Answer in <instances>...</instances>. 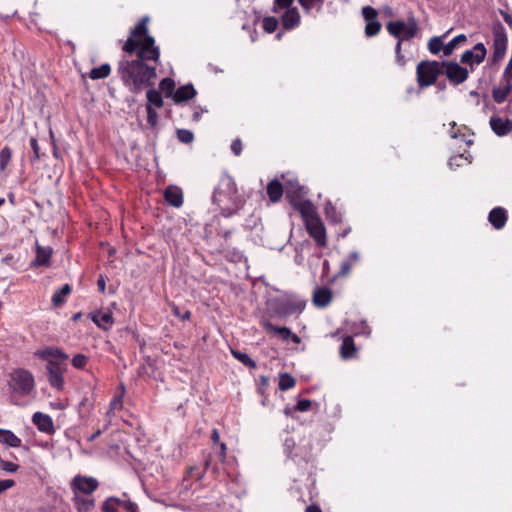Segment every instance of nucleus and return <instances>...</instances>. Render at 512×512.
Listing matches in <instances>:
<instances>
[{"instance_id": "55", "label": "nucleus", "mask_w": 512, "mask_h": 512, "mask_svg": "<svg viewBox=\"0 0 512 512\" xmlns=\"http://www.w3.org/2000/svg\"><path fill=\"white\" fill-rule=\"evenodd\" d=\"M89 405L88 403V398L84 397L81 402L79 403V407H78V410H79V414L82 415V411L83 409H85L87 406Z\"/></svg>"}, {"instance_id": "45", "label": "nucleus", "mask_w": 512, "mask_h": 512, "mask_svg": "<svg viewBox=\"0 0 512 512\" xmlns=\"http://www.w3.org/2000/svg\"><path fill=\"white\" fill-rule=\"evenodd\" d=\"M294 0H275L274 1V7L273 12L278 13V9H288L291 8Z\"/></svg>"}, {"instance_id": "20", "label": "nucleus", "mask_w": 512, "mask_h": 512, "mask_svg": "<svg viewBox=\"0 0 512 512\" xmlns=\"http://www.w3.org/2000/svg\"><path fill=\"white\" fill-rule=\"evenodd\" d=\"M196 95V90L194 89L192 84H187L184 86L179 87L172 99L175 103H181L184 101H187L189 99H192Z\"/></svg>"}, {"instance_id": "62", "label": "nucleus", "mask_w": 512, "mask_h": 512, "mask_svg": "<svg viewBox=\"0 0 512 512\" xmlns=\"http://www.w3.org/2000/svg\"><path fill=\"white\" fill-rule=\"evenodd\" d=\"M220 448H221V455L224 457L225 453H226V444L220 443Z\"/></svg>"}, {"instance_id": "58", "label": "nucleus", "mask_w": 512, "mask_h": 512, "mask_svg": "<svg viewBox=\"0 0 512 512\" xmlns=\"http://www.w3.org/2000/svg\"><path fill=\"white\" fill-rule=\"evenodd\" d=\"M305 512H322V510L317 505H310L306 508Z\"/></svg>"}, {"instance_id": "60", "label": "nucleus", "mask_w": 512, "mask_h": 512, "mask_svg": "<svg viewBox=\"0 0 512 512\" xmlns=\"http://www.w3.org/2000/svg\"><path fill=\"white\" fill-rule=\"evenodd\" d=\"M101 434V430H97L95 433H93L89 438L88 441H94L97 437H99Z\"/></svg>"}, {"instance_id": "52", "label": "nucleus", "mask_w": 512, "mask_h": 512, "mask_svg": "<svg viewBox=\"0 0 512 512\" xmlns=\"http://www.w3.org/2000/svg\"><path fill=\"white\" fill-rule=\"evenodd\" d=\"M123 508L128 512H138L137 504L130 500H126L123 502Z\"/></svg>"}, {"instance_id": "49", "label": "nucleus", "mask_w": 512, "mask_h": 512, "mask_svg": "<svg viewBox=\"0 0 512 512\" xmlns=\"http://www.w3.org/2000/svg\"><path fill=\"white\" fill-rule=\"evenodd\" d=\"M311 407V401L309 399H301L296 405V409L301 412L308 411Z\"/></svg>"}, {"instance_id": "43", "label": "nucleus", "mask_w": 512, "mask_h": 512, "mask_svg": "<svg viewBox=\"0 0 512 512\" xmlns=\"http://www.w3.org/2000/svg\"><path fill=\"white\" fill-rule=\"evenodd\" d=\"M123 407V400L122 396H115L109 405V410L107 411V415L109 416L112 414L115 410H120Z\"/></svg>"}, {"instance_id": "48", "label": "nucleus", "mask_w": 512, "mask_h": 512, "mask_svg": "<svg viewBox=\"0 0 512 512\" xmlns=\"http://www.w3.org/2000/svg\"><path fill=\"white\" fill-rule=\"evenodd\" d=\"M353 264L350 260H344L341 263V268L339 274L342 276H346L350 273V270L352 268Z\"/></svg>"}, {"instance_id": "25", "label": "nucleus", "mask_w": 512, "mask_h": 512, "mask_svg": "<svg viewBox=\"0 0 512 512\" xmlns=\"http://www.w3.org/2000/svg\"><path fill=\"white\" fill-rule=\"evenodd\" d=\"M267 194L272 202H278L283 195L282 183L277 179L270 181L267 185Z\"/></svg>"}, {"instance_id": "19", "label": "nucleus", "mask_w": 512, "mask_h": 512, "mask_svg": "<svg viewBox=\"0 0 512 512\" xmlns=\"http://www.w3.org/2000/svg\"><path fill=\"white\" fill-rule=\"evenodd\" d=\"M332 300V292L327 287H318L313 293V302L317 307H326Z\"/></svg>"}, {"instance_id": "3", "label": "nucleus", "mask_w": 512, "mask_h": 512, "mask_svg": "<svg viewBox=\"0 0 512 512\" xmlns=\"http://www.w3.org/2000/svg\"><path fill=\"white\" fill-rule=\"evenodd\" d=\"M213 202L221 207L225 217H230L242 207L243 200L233 178L230 176L221 178L219 186L214 190Z\"/></svg>"}, {"instance_id": "56", "label": "nucleus", "mask_w": 512, "mask_h": 512, "mask_svg": "<svg viewBox=\"0 0 512 512\" xmlns=\"http://www.w3.org/2000/svg\"><path fill=\"white\" fill-rule=\"evenodd\" d=\"M347 260H350L354 265L359 260V255L357 252H352L349 254Z\"/></svg>"}, {"instance_id": "44", "label": "nucleus", "mask_w": 512, "mask_h": 512, "mask_svg": "<svg viewBox=\"0 0 512 512\" xmlns=\"http://www.w3.org/2000/svg\"><path fill=\"white\" fill-rule=\"evenodd\" d=\"M0 468L7 473H15L19 469V465L0 458Z\"/></svg>"}, {"instance_id": "4", "label": "nucleus", "mask_w": 512, "mask_h": 512, "mask_svg": "<svg viewBox=\"0 0 512 512\" xmlns=\"http://www.w3.org/2000/svg\"><path fill=\"white\" fill-rule=\"evenodd\" d=\"M417 81L420 87L434 84L443 73V61H421L417 65Z\"/></svg>"}, {"instance_id": "2", "label": "nucleus", "mask_w": 512, "mask_h": 512, "mask_svg": "<svg viewBox=\"0 0 512 512\" xmlns=\"http://www.w3.org/2000/svg\"><path fill=\"white\" fill-rule=\"evenodd\" d=\"M35 355L46 361L45 369L50 386L56 391L65 387L64 373L67 371L68 355L58 348L47 347L38 350Z\"/></svg>"}, {"instance_id": "24", "label": "nucleus", "mask_w": 512, "mask_h": 512, "mask_svg": "<svg viewBox=\"0 0 512 512\" xmlns=\"http://www.w3.org/2000/svg\"><path fill=\"white\" fill-rule=\"evenodd\" d=\"M0 443L11 448H18L22 442L11 430L0 428Z\"/></svg>"}, {"instance_id": "54", "label": "nucleus", "mask_w": 512, "mask_h": 512, "mask_svg": "<svg viewBox=\"0 0 512 512\" xmlns=\"http://www.w3.org/2000/svg\"><path fill=\"white\" fill-rule=\"evenodd\" d=\"M97 286H98V289L100 292L104 293L105 292V288H106V282H105V279H104V276L103 275H100L98 281H97Z\"/></svg>"}, {"instance_id": "53", "label": "nucleus", "mask_w": 512, "mask_h": 512, "mask_svg": "<svg viewBox=\"0 0 512 512\" xmlns=\"http://www.w3.org/2000/svg\"><path fill=\"white\" fill-rule=\"evenodd\" d=\"M50 407L56 410H64L68 407V401L50 402Z\"/></svg>"}, {"instance_id": "47", "label": "nucleus", "mask_w": 512, "mask_h": 512, "mask_svg": "<svg viewBox=\"0 0 512 512\" xmlns=\"http://www.w3.org/2000/svg\"><path fill=\"white\" fill-rule=\"evenodd\" d=\"M149 17H144L140 20V22L133 28L131 32H147Z\"/></svg>"}, {"instance_id": "30", "label": "nucleus", "mask_w": 512, "mask_h": 512, "mask_svg": "<svg viewBox=\"0 0 512 512\" xmlns=\"http://www.w3.org/2000/svg\"><path fill=\"white\" fill-rule=\"evenodd\" d=\"M71 293V287L69 284L63 285L52 297V304L55 307H59L64 304L65 298Z\"/></svg>"}, {"instance_id": "41", "label": "nucleus", "mask_w": 512, "mask_h": 512, "mask_svg": "<svg viewBox=\"0 0 512 512\" xmlns=\"http://www.w3.org/2000/svg\"><path fill=\"white\" fill-rule=\"evenodd\" d=\"M88 358L84 354H77L72 358V365L76 369H83L87 364Z\"/></svg>"}, {"instance_id": "6", "label": "nucleus", "mask_w": 512, "mask_h": 512, "mask_svg": "<svg viewBox=\"0 0 512 512\" xmlns=\"http://www.w3.org/2000/svg\"><path fill=\"white\" fill-rule=\"evenodd\" d=\"M443 72L453 85H459L465 82L469 75L468 70L456 62L443 61Z\"/></svg>"}, {"instance_id": "22", "label": "nucleus", "mask_w": 512, "mask_h": 512, "mask_svg": "<svg viewBox=\"0 0 512 512\" xmlns=\"http://www.w3.org/2000/svg\"><path fill=\"white\" fill-rule=\"evenodd\" d=\"M91 319L99 328L104 330H107L113 324V317L111 312H94L91 316Z\"/></svg>"}, {"instance_id": "14", "label": "nucleus", "mask_w": 512, "mask_h": 512, "mask_svg": "<svg viewBox=\"0 0 512 512\" xmlns=\"http://www.w3.org/2000/svg\"><path fill=\"white\" fill-rule=\"evenodd\" d=\"M418 29L416 20L411 17L407 22L398 20L387 24L388 32H416Z\"/></svg>"}, {"instance_id": "28", "label": "nucleus", "mask_w": 512, "mask_h": 512, "mask_svg": "<svg viewBox=\"0 0 512 512\" xmlns=\"http://www.w3.org/2000/svg\"><path fill=\"white\" fill-rule=\"evenodd\" d=\"M448 34H442L441 36L432 37L428 42V49L432 54L444 53V42L443 38Z\"/></svg>"}, {"instance_id": "37", "label": "nucleus", "mask_w": 512, "mask_h": 512, "mask_svg": "<svg viewBox=\"0 0 512 512\" xmlns=\"http://www.w3.org/2000/svg\"><path fill=\"white\" fill-rule=\"evenodd\" d=\"M509 93H510V87L507 86L504 88L493 89L492 95H493L494 101L500 104L506 100Z\"/></svg>"}, {"instance_id": "13", "label": "nucleus", "mask_w": 512, "mask_h": 512, "mask_svg": "<svg viewBox=\"0 0 512 512\" xmlns=\"http://www.w3.org/2000/svg\"><path fill=\"white\" fill-rule=\"evenodd\" d=\"M489 123L492 131L499 137L508 135L512 130V121L507 118L492 116Z\"/></svg>"}, {"instance_id": "42", "label": "nucleus", "mask_w": 512, "mask_h": 512, "mask_svg": "<svg viewBox=\"0 0 512 512\" xmlns=\"http://www.w3.org/2000/svg\"><path fill=\"white\" fill-rule=\"evenodd\" d=\"M146 111L147 122L150 124V126L155 127L158 121V114L156 110L153 107H150V105H146Z\"/></svg>"}, {"instance_id": "39", "label": "nucleus", "mask_w": 512, "mask_h": 512, "mask_svg": "<svg viewBox=\"0 0 512 512\" xmlns=\"http://www.w3.org/2000/svg\"><path fill=\"white\" fill-rule=\"evenodd\" d=\"M262 27L266 32H274L278 27V20L275 17H265Z\"/></svg>"}, {"instance_id": "12", "label": "nucleus", "mask_w": 512, "mask_h": 512, "mask_svg": "<svg viewBox=\"0 0 512 512\" xmlns=\"http://www.w3.org/2000/svg\"><path fill=\"white\" fill-rule=\"evenodd\" d=\"M362 14L366 21L365 32H379L381 29V24L377 20V10L371 6H365L362 9Z\"/></svg>"}, {"instance_id": "23", "label": "nucleus", "mask_w": 512, "mask_h": 512, "mask_svg": "<svg viewBox=\"0 0 512 512\" xmlns=\"http://www.w3.org/2000/svg\"><path fill=\"white\" fill-rule=\"evenodd\" d=\"M357 349L351 336H346L340 346V356L344 360H349L355 357Z\"/></svg>"}, {"instance_id": "50", "label": "nucleus", "mask_w": 512, "mask_h": 512, "mask_svg": "<svg viewBox=\"0 0 512 512\" xmlns=\"http://www.w3.org/2000/svg\"><path fill=\"white\" fill-rule=\"evenodd\" d=\"M15 485V481L12 479H4L0 480V495L5 492L7 489L13 487Z\"/></svg>"}, {"instance_id": "5", "label": "nucleus", "mask_w": 512, "mask_h": 512, "mask_svg": "<svg viewBox=\"0 0 512 512\" xmlns=\"http://www.w3.org/2000/svg\"><path fill=\"white\" fill-rule=\"evenodd\" d=\"M9 386L13 395H27L32 391V374L25 369H15L10 374Z\"/></svg>"}, {"instance_id": "10", "label": "nucleus", "mask_w": 512, "mask_h": 512, "mask_svg": "<svg viewBox=\"0 0 512 512\" xmlns=\"http://www.w3.org/2000/svg\"><path fill=\"white\" fill-rule=\"evenodd\" d=\"M262 326L266 332L277 335L285 341L291 339L296 344L300 342L299 336L293 334L292 331L287 327H278L269 321H263Z\"/></svg>"}, {"instance_id": "16", "label": "nucleus", "mask_w": 512, "mask_h": 512, "mask_svg": "<svg viewBox=\"0 0 512 512\" xmlns=\"http://www.w3.org/2000/svg\"><path fill=\"white\" fill-rule=\"evenodd\" d=\"M507 37L506 34H495L494 44H493V61L498 62L502 60L505 56L507 50Z\"/></svg>"}, {"instance_id": "34", "label": "nucleus", "mask_w": 512, "mask_h": 512, "mask_svg": "<svg viewBox=\"0 0 512 512\" xmlns=\"http://www.w3.org/2000/svg\"><path fill=\"white\" fill-rule=\"evenodd\" d=\"M77 509L79 512H88L94 507V501L88 498H75Z\"/></svg>"}, {"instance_id": "21", "label": "nucleus", "mask_w": 512, "mask_h": 512, "mask_svg": "<svg viewBox=\"0 0 512 512\" xmlns=\"http://www.w3.org/2000/svg\"><path fill=\"white\" fill-rule=\"evenodd\" d=\"M300 20V15L297 8L292 7L288 8L285 13L282 15V25L284 29H292L294 28Z\"/></svg>"}, {"instance_id": "40", "label": "nucleus", "mask_w": 512, "mask_h": 512, "mask_svg": "<svg viewBox=\"0 0 512 512\" xmlns=\"http://www.w3.org/2000/svg\"><path fill=\"white\" fill-rule=\"evenodd\" d=\"M177 137L179 141L186 144L191 143L194 138L193 133L187 129H179L177 131Z\"/></svg>"}, {"instance_id": "51", "label": "nucleus", "mask_w": 512, "mask_h": 512, "mask_svg": "<svg viewBox=\"0 0 512 512\" xmlns=\"http://www.w3.org/2000/svg\"><path fill=\"white\" fill-rule=\"evenodd\" d=\"M231 150L236 155L239 156L242 151V142L240 139H235L231 144Z\"/></svg>"}, {"instance_id": "61", "label": "nucleus", "mask_w": 512, "mask_h": 512, "mask_svg": "<svg viewBox=\"0 0 512 512\" xmlns=\"http://www.w3.org/2000/svg\"><path fill=\"white\" fill-rule=\"evenodd\" d=\"M190 316H191V313H190L189 311H185V312H184V314H181V316H180V317H181L183 320H188V319L190 318Z\"/></svg>"}, {"instance_id": "46", "label": "nucleus", "mask_w": 512, "mask_h": 512, "mask_svg": "<svg viewBox=\"0 0 512 512\" xmlns=\"http://www.w3.org/2000/svg\"><path fill=\"white\" fill-rule=\"evenodd\" d=\"M104 512H117V506H115L114 497L108 498L102 505Z\"/></svg>"}, {"instance_id": "8", "label": "nucleus", "mask_w": 512, "mask_h": 512, "mask_svg": "<svg viewBox=\"0 0 512 512\" xmlns=\"http://www.w3.org/2000/svg\"><path fill=\"white\" fill-rule=\"evenodd\" d=\"M98 487V481L93 477L76 475L72 482L71 488L84 494L93 493Z\"/></svg>"}, {"instance_id": "11", "label": "nucleus", "mask_w": 512, "mask_h": 512, "mask_svg": "<svg viewBox=\"0 0 512 512\" xmlns=\"http://www.w3.org/2000/svg\"><path fill=\"white\" fill-rule=\"evenodd\" d=\"M34 425L47 435H53L56 431L51 416L42 412H34Z\"/></svg>"}, {"instance_id": "7", "label": "nucleus", "mask_w": 512, "mask_h": 512, "mask_svg": "<svg viewBox=\"0 0 512 512\" xmlns=\"http://www.w3.org/2000/svg\"><path fill=\"white\" fill-rule=\"evenodd\" d=\"M307 232L309 235L314 239L316 244L324 248L327 245V239H326V230L324 227V224L320 217L317 218H310L307 223H305Z\"/></svg>"}, {"instance_id": "57", "label": "nucleus", "mask_w": 512, "mask_h": 512, "mask_svg": "<svg viewBox=\"0 0 512 512\" xmlns=\"http://www.w3.org/2000/svg\"><path fill=\"white\" fill-rule=\"evenodd\" d=\"M219 439H220V436H219L217 429H213L212 434H211V440L213 441V443L216 444L219 442Z\"/></svg>"}, {"instance_id": "26", "label": "nucleus", "mask_w": 512, "mask_h": 512, "mask_svg": "<svg viewBox=\"0 0 512 512\" xmlns=\"http://www.w3.org/2000/svg\"><path fill=\"white\" fill-rule=\"evenodd\" d=\"M297 210L302 214L304 222L307 223V221L311 218H317L319 217L314 209L313 204L306 200V201H300L296 205Z\"/></svg>"}, {"instance_id": "31", "label": "nucleus", "mask_w": 512, "mask_h": 512, "mask_svg": "<svg viewBox=\"0 0 512 512\" xmlns=\"http://www.w3.org/2000/svg\"><path fill=\"white\" fill-rule=\"evenodd\" d=\"M232 356L237 359L239 362H241L244 366L250 368V369H256L257 365L256 362L250 358V356L244 352L231 349Z\"/></svg>"}, {"instance_id": "9", "label": "nucleus", "mask_w": 512, "mask_h": 512, "mask_svg": "<svg viewBox=\"0 0 512 512\" xmlns=\"http://www.w3.org/2000/svg\"><path fill=\"white\" fill-rule=\"evenodd\" d=\"M486 56V48L482 43H477L472 50L465 51L461 56V62L465 64H480Z\"/></svg>"}, {"instance_id": "27", "label": "nucleus", "mask_w": 512, "mask_h": 512, "mask_svg": "<svg viewBox=\"0 0 512 512\" xmlns=\"http://www.w3.org/2000/svg\"><path fill=\"white\" fill-rule=\"evenodd\" d=\"M147 104L150 107L155 106L156 108H162L164 105L161 92L156 89H149L146 93Z\"/></svg>"}, {"instance_id": "64", "label": "nucleus", "mask_w": 512, "mask_h": 512, "mask_svg": "<svg viewBox=\"0 0 512 512\" xmlns=\"http://www.w3.org/2000/svg\"><path fill=\"white\" fill-rule=\"evenodd\" d=\"M173 313H174V315H175V316H177V317H180V316H181L180 310H179V308H178L177 306H174V307H173Z\"/></svg>"}, {"instance_id": "1", "label": "nucleus", "mask_w": 512, "mask_h": 512, "mask_svg": "<svg viewBox=\"0 0 512 512\" xmlns=\"http://www.w3.org/2000/svg\"><path fill=\"white\" fill-rule=\"evenodd\" d=\"M123 50L137 58L121 60L118 63V74L124 85L133 93H139L151 85L156 77L160 51L150 34H131L123 46Z\"/></svg>"}, {"instance_id": "17", "label": "nucleus", "mask_w": 512, "mask_h": 512, "mask_svg": "<svg viewBox=\"0 0 512 512\" xmlns=\"http://www.w3.org/2000/svg\"><path fill=\"white\" fill-rule=\"evenodd\" d=\"M488 220L495 229H502L507 221L506 210L502 207L493 208L489 213Z\"/></svg>"}, {"instance_id": "29", "label": "nucleus", "mask_w": 512, "mask_h": 512, "mask_svg": "<svg viewBox=\"0 0 512 512\" xmlns=\"http://www.w3.org/2000/svg\"><path fill=\"white\" fill-rule=\"evenodd\" d=\"M111 72V67L109 64L104 63L99 67L91 69L89 72V77L92 80L104 79L109 76Z\"/></svg>"}, {"instance_id": "38", "label": "nucleus", "mask_w": 512, "mask_h": 512, "mask_svg": "<svg viewBox=\"0 0 512 512\" xmlns=\"http://www.w3.org/2000/svg\"><path fill=\"white\" fill-rule=\"evenodd\" d=\"M414 35L415 34H403V37L398 39L395 50H396V60L399 65L405 64L404 57L401 54V43L403 40L409 39L410 37H412Z\"/></svg>"}, {"instance_id": "15", "label": "nucleus", "mask_w": 512, "mask_h": 512, "mask_svg": "<svg viewBox=\"0 0 512 512\" xmlns=\"http://www.w3.org/2000/svg\"><path fill=\"white\" fill-rule=\"evenodd\" d=\"M53 249L50 246H41L36 243V258L34 259V266L49 267Z\"/></svg>"}, {"instance_id": "36", "label": "nucleus", "mask_w": 512, "mask_h": 512, "mask_svg": "<svg viewBox=\"0 0 512 512\" xmlns=\"http://www.w3.org/2000/svg\"><path fill=\"white\" fill-rule=\"evenodd\" d=\"M12 150L5 146L0 150V171H4L11 160Z\"/></svg>"}, {"instance_id": "32", "label": "nucleus", "mask_w": 512, "mask_h": 512, "mask_svg": "<svg viewBox=\"0 0 512 512\" xmlns=\"http://www.w3.org/2000/svg\"><path fill=\"white\" fill-rule=\"evenodd\" d=\"M159 88L161 92L165 94L166 97L172 98L175 93V82L171 78H164L161 80Z\"/></svg>"}, {"instance_id": "18", "label": "nucleus", "mask_w": 512, "mask_h": 512, "mask_svg": "<svg viewBox=\"0 0 512 512\" xmlns=\"http://www.w3.org/2000/svg\"><path fill=\"white\" fill-rule=\"evenodd\" d=\"M166 202L174 207H180L183 204V193L179 187L168 186L164 192Z\"/></svg>"}, {"instance_id": "63", "label": "nucleus", "mask_w": 512, "mask_h": 512, "mask_svg": "<svg viewBox=\"0 0 512 512\" xmlns=\"http://www.w3.org/2000/svg\"><path fill=\"white\" fill-rule=\"evenodd\" d=\"M114 500H115V506H122L123 507V502L125 500H121V499L116 498V497H114Z\"/></svg>"}, {"instance_id": "33", "label": "nucleus", "mask_w": 512, "mask_h": 512, "mask_svg": "<svg viewBox=\"0 0 512 512\" xmlns=\"http://www.w3.org/2000/svg\"><path fill=\"white\" fill-rule=\"evenodd\" d=\"M466 41L465 34H458L444 46V56H449L460 43Z\"/></svg>"}, {"instance_id": "35", "label": "nucleus", "mask_w": 512, "mask_h": 512, "mask_svg": "<svg viewBox=\"0 0 512 512\" xmlns=\"http://www.w3.org/2000/svg\"><path fill=\"white\" fill-rule=\"evenodd\" d=\"M295 379L288 373H284L280 376L279 389L286 391L295 386Z\"/></svg>"}, {"instance_id": "59", "label": "nucleus", "mask_w": 512, "mask_h": 512, "mask_svg": "<svg viewBox=\"0 0 512 512\" xmlns=\"http://www.w3.org/2000/svg\"><path fill=\"white\" fill-rule=\"evenodd\" d=\"M13 260H14L13 255L9 254V255L3 257L1 261L7 265H10L13 262Z\"/></svg>"}]
</instances>
